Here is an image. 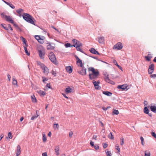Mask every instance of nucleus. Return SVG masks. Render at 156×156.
<instances>
[{
  "instance_id": "1",
  "label": "nucleus",
  "mask_w": 156,
  "mask_h": 156,
  "mask_svg": "<svg viewBox=\"0 0 156 156\" xmlns=\"http://www.w3.org/2000/svg\"><path fill=\"white\" fill-rule=\"evenodd\" d=\"M88 70L92 72L91 73H90L89 75V79L90 80H95L98 78V76L99 75V72L98 69H95L94 68L92 67H89L88 68ZM96 81L93 80L92 81V83L94 85L95 89L96 90H100L101 89V87L99 85L96 83Z\"/></svg>"
},
{
  "instance_id": "2",
  "label": "nucleus",
  "mask_w": 156,
  "mask_h": 156,
  "mask_svg": "<svg viewBox=\"0 0 156 156\" xmlns=\"http://www.w3.org/2000/svg\"><path fill=\"white\" fill-rule=\"evenodd\" d=\"M23 19L27 22L35 25L34 22L35 20L30 15L27 13H24L22 16Z\"/></svg>"
},
{
  "instance_id": "3",
  "label": "nucleus",
  "mask_w": 156,
  "mask_h": 156,
  "mask_svg": "<svg viewBox=\"0 0 156 156\" xmlns=\"http://www.w3.org/2000/svg\"><path fill=\"white\" fill-rule=\"evenodd\" d=\"M48 57L49 59L54 64L57 66L58 62L57 61L56 57L54 54L52 52H51L49 55Z\"/></svg>"
},
{
  "instance_id": "4",
  "label": "nucleus",
  "mask_w": 156,
  "mask_h": 156,
  "mask_svg": "<svg viewBox=\"0 0 156 156\" xmlns=\"http://www.w3.org/2000/svg\"><path fill=\"white\" fill-rule=\"evenodd\" d=\"M1 16L2 18H5L6 21L10 22L11 23H13V20H12L11 16H8L3 13L1 14Z\"/></svg>"
},
{
  "instance_id": "5",
  "label": "nucleus",
  "mask_w": 156,
  "mask_h": 156,
  "mask_svg": "<svg viewBox=\"0 0 156 156\" xmlns=\"http://www.w3.org/2000/svg\"><path fill=\"white\" fill-rule=\"evenodd\" d=\"M81 67V69L77 70V72L82 76L86 75L87 74L86 69L84 66Z\"/></svg>"
},
{
  "instance_id": "6",
  "label": "nucleus",
  "mask_w": 156,
  "mask_h": 156,
  "mask_svg": "<svg viewBox=\"0 0 156 156\" xmlns=\"http://www.w3.org/2000/svg\"><path fill=\"white\" fill-rule=\"evenodd\" d=\"M128 86L127 84H125L122 85H119L117 86V88L122 90H124L125 89L127 90L128 89Z\"/></svg>"
},
{
  "instance_id": "7",
  "label": "nucleus",
  "mask_w": 156,
  "mask_h": 156,
  "mask_svg": "<svg viewBox=\"0 0 156 156\" xmlns=\"http://www.w3.org/2000/svg\"><path fill=\"white\" fill-rule=\"evenodd\" d=\"M154 65L152 63L151 64L149 67L148 69V73L149 74H151L153 72L154 70Z\"/></svg>"
},
{
  "instance_id": "8",
  "label": "nucleus",
  "mask_w": 156,
  "mask_h": 156,
  "mask_svg": "<svg viewBox=\"0 0 156 156\" xmlns=\"http://www.w3.org/2000/svg\"><path fill=\"white\" fill-rule=\"evenodd\" d=\"M82 46V43L79 44L78 45L76 46L75 47L76 48V49L77 51H80V52L83 53L86 55H87L86 53H85L80 47Z\"/></svg>"
},
{
  "instance_id": "9",
  "label": "nucleus",
  "mask_w": 156,
  "mask_h": 156,
  "mask_svg": "<svg viewBox=\"0 0 156 156\" xmlns=\"http://www.w3.org/2000/svg\"><path fill=\"white\" fill-rule=\"evenodd\" d=\"M123 47L122 44L119 42L115 45L113 47V48L117 49L118 50H120Z\"/></svg>"
},
{
  "instance_id": "10",
  "label": "nucleus",
  "mask_w": 156,
  "mask_h": 156,
  "mask_svg": "<svg viewBox=\"0 0 156 156\" xmlns=\"http://www.w3.org/2000/svg\"><path fill=\"white\" fill-rule=\"evenodd\" d=\"M104 79L106 82H107L112 85H114L115 84L114 82L110 80V79L109 78V76H106V77H105Z\"/></svg>"
},
{
  "instance_id": "11",
  "label": "nucleus",
  "mask_w": 156,
  "mask_h": 156,
  "mask_svg": "<svg viewBox=\"0 0 156 156\" xmlns=\"http://www.w3.org/2000/svg\"><path fill=\"white\" fill-rule=\"evenodd\" d=\"M89 51L92 53L95 54L100 55V54L94 48H91L89 50Z\"/></svg>"
},
{
  "instance_id": "12",
  "label": "nucleus",
  "mask_w": 156,
  "mask_h": 156,
  "mask_svg": "<svg viewBox=\"0 0 156 156\" xmlns=\"http://www.w3.org/2000/svg\"><path fill=\"white\" fill-rule=\"evenodd\" d=\"M144 112L145 114H148L150 116H152V114L151 113H149V110L147 107H145L144 108Z\"/></svg>"
},
{
  "instance_id": "13",
  "label": "nucleus",
  "mask_w": 156,
  "mask_h": 156,
  "mask_svg": "<svg viewBox=\"0 0 156 156\" xmlns=\"http://www.w3.org/2000/svg\"><path fill=\"white\" fill-rule=\"evenodd\" d=\"M41 68V69L43 70V73L45 74H47L49 73V69L45 65H44V66H43Z\"/></svg>"
},
{
  "instance_id": "14",
  "label": "nucleus",
  "mask_w": 156,
  "mask_h": 156,
  "mask_svg": "<svg viewBox=\"0 0 156 156\" xmlns=\"http://www.w3.org/2000/svg\"><path fill=\"white\" fill-rule=\"evenodd\" d=\"M21 149L20 146L19 145H18L16 151V156H19L21 152Z\"/></svg>"
},
{
  "instance_id": "15",
  "label": "nucleus",
  "mask_w": 156,
  "mask_h": 156,
  "mask_svg": "<svg viewBox=\"0 0 156 156\" xmlns=\"http://www.w3.org/2000/svg\"><path fill=\"white\" fill-rule=\"evenodd\" d=\"M38 52L39 53V55L40 58L42 59H44L45 55L44 52H43L41 50H39Z\"/></svg>"
},
{
  "instance_id": "16",
  "label": "nucleus",
  "mask_w": 156,
  "mask_h": 156,
  "mask_svg": "<svg viewBox=\"0 0 156 156\" xmlns=\"http://www.w3.org/2000/svg\"><path fill=\"white\" fill-rule=\"evenodd\" d=\"M72 42L73 44V45H75V46H73L74 47L78 45L79 44L81 43L79 41H78L76 39H73Z\"/></svg>"
},
{
  "instance_id": "17",
  "label": "nucleus",
  "mask_w": 156,
  "mask_h": 156,
  "mask_svg": "<svg viewBox=\"0 0 156 156\" xmlns=\"http://www.w3.org/2000/svg\"><path fill=\"white\" fill-rule=\"evenodd\" d=\"M98 42L101 44H102L104 42L105 39L104 37H98Z\"/></svg>"
},
{
  "instance_id": "18",
  "label": "nucleus",
  "mask_w": 156,
  "mask_h": 156,
  "mask_svg": "<svg viewBox=\"0 0 156 156\" xmlns=\"http://www.w3.org/2000/svg\"><path fill=\"white\" fill-rule=\"evenodd\" d=\"M20 38L23 42V44L25 45V46L27 47L28 46V44H27V41L26 39L23 36H21L20 37Z\"/></svg>"
},
{
  "instance_id": "19",
  "label": "nucleus",
  "mask_w": 156,
  "mask_h": 156,
  "mask_svg": "<svg viewBox=\"0 0 156 156\" xmlns=\"http://www.w3.org/2000/svg\"><path fill=\"white\" fill-rule=\"evenodd\" d=\"M66 70L67 72L69 73H71L73 71L72 68L70 66H68L66 67Z\"/></svg>"
},
{
  "instance_id": "20",
  "label": "nucleus",
  "mask_w": 156,
  "mask_h": 156,
  "mask_svg": "<svg viewBox=\"0 0 156 156\" xmlns=\"http://www.w3.org/2000/svg\"><path fill=\"white\" fill-rule=\"evenodd\" d=\"M47 44H48L47 48L48 50H53L54 49V47L51 46L50 43H47Z\"/></svg>"
},
{
  "instance_id": "21",
  "label": "nucleus",
  "mask_w": 156,
  "mask_h": 156,
  "mask_svg": "<svg viewBox=\"0 0 156 156\" xmlns=\"http://www.w3.org/2000/svg\"><path fill=\"white\" fill-rule=\"evenodd\" d=\"M152 58V55L150 54H148V55L145 56V58L146 59V60L148 61H150L151 60V59Z\"/></svg>"
},
{
  "instance_id": "22",
  "label": "nucleus",
  "mask_w": 156,
  "mask_h": 156,
  "mask_svg": "<svg viewBox=\"0 0 156 156\" xmlns=\"http://www.w3.org/2000/svg\"><path fill=\"white\" fill-rule=\"evenodd\" d=\"M102 93L103 94L108 96H110L112 94V92L108 91H104Z\"/></svg>"
},
{
  "instance_id": "23",
  "label": "nucleus",
  "mask_w": 156,
  "mask_h": 156,
  "mask_svg": "<svg viewBox=\"0 0 156 156\" xmlns=\"http://www.w3.org/2000/svg\"><path fill=\"white\" fill-rule=\"evenodd\" d=\"M76 63L78 66H80V67H82L83 66V64L82 60L81 59H79V60L76 61Z\"/></svg>"
},
{
  "instance_id": "24",
  "label": "nucleus",
  "mask_w": 156,
  "mask_h": 156,
  "mask_svg": "<svg viewBox=\"0 0 156 156\" xmlns=\"http://www.w3.org/2000/svg\"><path fill=\"white\" fill-rule=\"evenodd\" d=\"M55 151L56 153V154L58 156L59 154V147L58 146H56L55 148Z\"/></svg>"
},
{
  "instance_id": "25",
  "label": "nucleus",
  "mask_w": 156,
  "mask_h": 156,
  "mask_svg": "<svg viewBox=\"0 0 156 156\" xmlns=\"http://www.w3.org/2000/svg\"><path fill=\"white\" fill-rule=\"evenodd\" d=\"M150 109L151 111L156 113V106H151L150 107Z\"/></svg>"
},
{
  "instance_id": "26",
  "label": "nucleus",
  "mask_w": 156,
  "mask_h": 156,
  "mask_svg": "<svg viewBox=\"0 0 156 156\" xmlns=\"http://www.w3.org/2000/svg\"><path fill=\"white\" fill-rule=\"evenodd\" d=\"M38 93L39 94L40 96H44L45 95V92L42 91L41 90H39L37 91Z\"/></svg>"
},
{
  "instance_id": "27",
  "label": "nucleus",
  "mask_w": 156,
  "mask_h": 156,
  "mask_svg": "<svg viewBox=\"0 0 156 156\" xmlns=\"http://www.w3.org/2000/svg\"><path fill=\"white\" fill-rule=\"evenodd\" d=\"M71 88H70L69 87H68L66 88L65 89V91L66 93L68 94L69 93L71 92Z\"/></svg>"
},
{
  "instance_id": "28",
  "label": "nucleus",
  "mask_w": 156,
  "mask_h": 156,
  "mask_svg": "<svg viewBox=\"0 0 156 156\" xmlns=\"http://www.w3.org/2000/svg\"><path fill=\"white\" fill-rule=\"evenodd\" d=\"M31 100L33 102L36 103L37 102V99L34 95L31 96Z\"/></svg>"
},
{
  "instance_id": "29",
  "label": "nucleus",
  "mask_w": 156,
  "mask_h": 156,
  "mask_svg": "<svg viewBox=\"0 0 156 156\" xmlns=\"http://www.w3.org/2000/svg\"><path fill=\"white\" fill-rule=\"evenodd\" d=\"M65 46L66 48H67L72 47L73 46H75V45H71L69 43H66L65 44Z\"/></svg>"
},
{
  "instance_id": "30",
  "label": "nucleus",
  "mask_w": 156,
  "mask_h": 156,
  "mask_svg": "<svg viewBox=\"0 0 156 156\" xmlns=\"http://www.w3.org/2000/svg\"><path fill=\"white\" fill-rule=\"evenodd\" d=\"M38 112V111H36V115H34L32 116L31 118V120H33L34 119H36L39 116V115L37 114V112Z\"/></svg>"
},
{
  "instance_id": "31",
  "label": "nucleus",
  "mask_w": 156,
  "mask_h": 156,
  "mask_svg": "<svg viewBox=\"0 0 156 156\" xmlns=\"http://www.w3.org/2000/svg\"><path fill=\"white\" fill-rule=\"evenodd\" d=\"M27 47L26 46H24L25 52L27 55L29 56L30 55V53L27 51Z\"/></svg>"
},
{
  "instance_id": "32",
  "label": "nucleus",
  "mask_w": 156,
  "mask_h": 156,
  "mask_svg": "<svg viewBox=\"0 0 156 156\" xmlns=\"http://www.w3.org/2000/svg\"><path fill=\"white\" fill-rule=\"evenodd\" d=\"M113 115H117L119 114V112L118 110L116 109H113L112 111Z\"/></svg>"
},
{
  "instance_id": "33",
  "label": "nucleus",
  "mask_w": 156,
  "mask_h": 156,
  "mask_svg": "<svg viewBox=\"0 0 156 156\" xmlns=\"http://www.w3.org/2000/svg\"><path fill=\"white\" fill-rule=\"evenodd\" d=\"M23 9H17L16 10V12L19 14H20V16H21V13L23 11Z\"/></svg>"
},
{
  "instance_id": "34",
  "label": "nucleus",
  "mask_w": 156,
  "mask_h": 156,
  "mask_svg": "<svg viewBox=\"0 0 156 156\" xmlns=\"http://www.w3.org/2000/svg\"><path fill=\"white\" fill-rule=\"evenodd\" d=\"M12 83L14 85H17V81L15 78H12Z\"/></svg>"
},
{
  "instance_id": "35",
  "label": "nucleus",
  "mask_w": 156,
  "mask_h": 156,
  "mask_svg": "<svg viewBox=\"0 0 156 156\" xmlns=\"http://www.w3.org/2000/svg\"><path fill=\"white\" fill-rule=\"evenodd\" d=\"M6 4L9 5L12 9H14L15 8L14 6L11 3L7 2V3H6Z\"/></svg>"
},
{
  "instance_id": "36",
  "label": "nucleus",
  "mask_w": 156,
  "mask_h": 156,
  "mask_svg": "<svg viewBox=\"0 0 156 156\" xmlns=\"http://www.w3.org/2000/svg\"><path fill=\"white\" fill-rule=\"evenodd\" d=\"M37 65H39L40 66L41 68H42V67H43V66H44V65L43 63H41L40 61L37 62Z\"/></svg>"
},
{
  "instance_id": "37",
  "label": "nucleus",
  "mask_w": 156,
  "mask_h": 156,
  "mask_svg": "<svg viewBox=\"0 0 156 156\" xmlns=\"http://www.w3.org/2000/svg\"><path fill=\"white\" fill-rule=\"evenodd\" d=\"M120 145L121 146H122L124 144V142L125 141L124 139L123 138H120Z\"/></svg>"
},
{
  "instance_id": "38",
  "label": "nucleus",
  "mask_w": 156,
  "mask_h": 156,
  "mask_svg": "<svg viewBox=\"0 0 156 156\" xmlns=\"http://www.w3.org/2000/svg\"><path fill=\"white\" fill-rule=\"evenodd\" d=\"M54 128L55 129L56 128L58 129L59 126L58 123H54Z\"/></svg>"
},
{
  "instance_id": "39",
  "label": "nucleus",
  "mask_w": 156,
  "mask_h": 156,
  "mask_svg": "<svg viewBox=\"0 0 156 156\" xmlns=\"http://www.w3.org/2000/svg\"><path fill=\"white\" fill-rule=\"evenodd\" d=\"M42 139H43V142H45L46 141V136H45V134H43Z\"/></svg>"
},
{
  "instance_id": "40",
  "label": "nucleus",
  "mask_w": 156,
  "mask_h": 156,
  "mask_svg": "<svg viewBox=\"0 0 156 156\" xmlns=\"http://www.w3.org/2000/svg\"><path fill=\"white\" fill-rule=\"evenodd\" d=\"M108 137L111 139H112L114 138L113 135L112 134L111 132H110V134L108 135Z\"/></svg>"
},
{
  "instance_id": "41",
  "label": "nucleus",
  "mask_w": 156,
  "mask_h": 156,
  "mask_svg": "<svg viewBox=\"0 0 156 156\" xmlns=\"http://www.w3.org/2000/svg\"><path fill=\"white\" fill-rule=\"evenodd\" d=\"M5 24H1V26L5 30H9L8 28L7 27H5L4 25H5Z\"/></svg>"
},
{
  "instance_id": "42",
  "label": "nucleus",
  "mask_w": 156,
  "mask_h": 156,
  "mask_svg": "<svg viewBox=\"0 0 156 156\" xmlns=\"http://www.w3.org/2000/svg\"><path fill=\"white\" fill-rule=\"evenodd\" d=\"M51 73L54 76H56V73L55 71H54L53 70H52L51 72Z\"/></svg>"
},
{
  "instance_id": "43",
  "label": "nucleus",
  "mask_w": 156,
  "mask_h": 156,
  "mask_svg": "<svg viewBox=\"0 0 156 156\" xmlns=\"http://www.w3.org/2000/svg\"><path fill=\"white\" fill-rule=\"evenodd\" d=\"M140 139L141 141V143L142 145L143 146L144 145V139L143 138V137L142 136H140Z\"/></svg>"
},
{
  "instance_id": "44",
  "label": "nucleus",
  "mask_w": 156,
  "mask_h": 156,
  "mask_svg": "<svg viewBox=\"0 0 156 156\" xmlns=\"http://www.w3.org/2000/svg\"><path fill=\"white\" fill-rule=\"evenodd\" d=\"M106 154L107 156H112V154L110 151H106Z\"/></svg>"
},
{
  "instance_id": "45",
  "label": "nucleus",
  "mask_w": 156,
  "mask_h": 156,
  "mask_svg": "<svg viewBox=\"0 0 156 156\" xmlns=\"http://www.w3.org/2000/svg\"><path fill=\"white\" fill-rule=\"evenodd\" d=\"M42 78L43 79L42 81L44 83H45V81L48 80V79L45 77L43 76L42 77Z\"/></svg>"
},
{
  "instance_id": "46",
  "label": "nucleus",
  "mask_w": 156,
  "mask_h": 156,
  "mask_svg": "<svg viewBox=\"0 0 156 156\" xmlns=\"http://www.w3.org/2000/svg\"><path fill=\"white\" fill-rule=\"evenodd\" d=\"M35 39L37 40V41L40 40V39L41 38V36L39 35H36L35 36Z\"/></svg>"
},
{
  "instance_id": "47",
  "label": "nucleus",
  "mask_w": 156,
  "mask_h": 156,
  "mask_svg": "<svg viewBox=\"0 0 156 156\" xmlns=\"http://www.w3.org/2000/svg\"><path fill=\"white\" fill-rule=\"evenodd\" d=\"M8 136L9 138L12 139V133L10 132L9 133Z\"/></svg>"
},
{
  "instance_id": "48",
  "label": "nucleus",
  "mask_w": 156,
  "mask_h": 156,
  "mask_svg": "<svg viewBox=\"0 0 156 156\" xmlns=\"http://www.w3.org/2000/svg\"><path fill=\"white\" fill-rule=\"evenodd\" d=\"M94 148L96 150H98L99 149V147L98 144H95L94 145Z\"/></svg>"
},
{
  "instance_id": "49",
  "label": "nucleus",
  "mask_w": 156,
  "mask_h": 156,
  "mask_svg": "<svg viewBox=\"0 0 156 156\" xmlns=\"http://www.w3.org/2000/svg\"><path fill=\"white\" fill-rule=\"evenodd\" d=\"M90 144L91 146L92 147H94V142H93L92 140H90Z\"/></svg>"
},
{
  "instance_id": "50",
  "label": "nucleus",
  "mask_w": 156,
  "mask_h": 156,
  "mask_svg": "<svg viewBox=\"0 0 156 156\" xmlns=\"http://www.w3.org/2000/svg\"><path fill=\"white\" fill-rule=\"evenodd\" d=\"M152 136L156 139V134L154 132H152L151 133Z\"/></svg>"
},
{
  "instance_id": "51",
  "label": "nucleus",
  "mask_w": 156,
  "mask_h": 156,
  "mask_svg": "<svg viewBox=\"0 0 156 156\" xmlns=\"http://www.w3.org/2000/svg\"><path fill=\"white\" fill-rule=\"evenodd\" d=\"M110 108V106H108L106 108H105V107H102V109L103 110L105 111H106V110H107L109 108Z\"/></svg>"
},
{
  "instance_id": "52",
  "label": "nucleus",
  "mask_w": 156,
  "mask_h": 156,
  "mask_svg": "<svg viewBox=\"0 0 156 156\" xmlns=\"http://www.w3.org/2000/svg\"><path fill=\"white\" fill-rule=\"evenodd\" d=\"M151 154L150 152H148V153H147L146 152V151H145V154L144 156H150Z\"/></svg>"
},
{
  "instance_id": "53",
  "label": "nucleus",
  "mask_w": 156,
  "mask_h": 156,
  "mask_svg": "<svg viewBox=\"0 0 156 156\" xmlns=\"http://www.w3.org/2000/svg\"><path fill=\"white\" fill-rule=\"evenodd\" d=\"M46 87H48L49 88H51V87L50 85V83H47L46 86Z\"/></svg>"
},
{
  "instance_id": "54",
  "label": "nucleus",
  "mask_w": 156,
  "mask_h": 156,
  "mask_svg": "<svg viewBox=\"0 0 156 156\" xmlns=\"http://www.w3.org/2000/svg\"><path fill=\"white\" fill-rule=\"evenodd\" d=\"M38 42L41 44H43L44 43V41L42 39H40V40L38 41Z\"/></svg>"
},
{
  "instance_id": "55",
  "label": "nucleus",
  "mask_w": 156,
  "mask_h": 156,
  "mask_svg": "<svg viewBox=\"0 0 156 156\" xmlns=\"http://www.w3.org/2000/svg\"><path fill=\"white\" fill-rule=\"evenodd\" d=\"M115 149L118 150V152H119L120 151V149L119 148L118 146H115Z\"/></svg>"
},
{
  "instance_id": "56",
  "label": "nucleus",
  "mask_w": 156,
  "mask_h": 156,
  "mask_svg": "<svg viewBox=\"0 0 156 156\" xmlns=\"http://www.w3.org/2000/svg\"><path fill=\"white\" fill-rule=\"evenodd\" d=\"M89 56L93 58H94L95 59L98 60V61L100 60V59H98L97 57L96 56Z\"/></svg>"
},
{
  "instance_id": "57",
  "label": "nucleus",
  "mask_w": 156,
  "mask_h": 156,
  "mask_svg": "<svg viewBox=\"0 0 156 156\" xmlns=\"http://www.w3.org/2000/svg\"><path fill=\"white\" fill-rule=\"evenodd\" d=\"M73 135V132L72 131H70L69 133V136L70 137H71Z\"/></svg>"
},
{
  "instance_id": "58",
  "label": "nucleus",
  "mask_w": 156,
  "mask_h": 156,
  "mask_svg": "<svg viewBox=\"0 0 156 156\" xmlns=\"http://www.w3.org/2000/svg\"><path fill=\"white\" fill-rule=\"evenodd\" d=\"M108 146V144L106 143H105L103 145V147L104 148H106Z\"/></svg>"
},
{
  "instance_id": "59",
  "label": "nucleus",
  "mask_w": 156,
  "mask_h": 156,
  "mask_svg": "<svg viewBox=\"0 0 156 156\" xmlns=\"http://www.w3.org/2000/svg\"><path fill=\"white\" fill-rule=\"evenodd\" d=\"M16 28V29L18 30L20 32H21L22 31V29H21L18 26Z\"/></svg>"
},
{
  "instance_id": "60",
  "label": "nucleus",
  "mask_w": 156,
  "mask_h": 156,
  "mask_svg": "<svg viewBox=\"0 0 156 156\" xmlns=\"http://www.w3.org/2000/svg\"><path fill=\"white\" fill-rule=\"evenodd\" d=\"M156 77V74H152L150 76V77L153 78H154Z\"/></svg>"
},
{
  "instance_id": "61",
  "label": "nucleus",
  "mask_w": 156,
  "mask_h": 156,
  "mask_svg": "<svg viewBox=\"0 0 156 156\" xmlns=\"http://www.w3.org/2000/svg\"><path fill=\"white\" fill-rule=\"evenodd\" d=\"M13 25V26L16 27H17V26H18L17 24H16L15 22H14V21H13V23H12Z\"/></svg>"
},
{
  "instance_id": "62",
  "label": "nucleus",
  "mask_w": 156,
  "mask_h": 156,
  "mask_svg": "<svg viewBox=\"0 0 156 156\" xmlns=\"http://www.w3.org/2000/svg\"><path fill=\"white\" fill-rule=\"evenodd\" d=\"M8 28H9L11 30H13L12 28L11 27V25L10 24H8Z\"/></svg>"
},
{
  "instance_id": "63",
  "label": "nucleus",
  "mask_w": 156,
  "mask_h": 156,
  "mask_svg": "<svg viewBox=\"0 0 156 156\" xmlns=\"http://www.w3.org/2000/svg\"><path fill=\"white\" fill-rule=\"evenodd\" d=\"M7 77H8V79L10 81L11 76H10L9 74H7Z\"/></svg>"
},
{
  "instance_id": "64",
  "label": "nucleus",
  "mask_w": 156,
  "mask_h": 156,
  "mask_svg": "<svg viewBox=\"0 0 156 156\" xmlns=\"http://www.w3.org/2000/svg\"><path fill=\"white\" fill-rule=\"evenodd\" d=\"M42 155V156H47V153L46 152L43 153Z\"/></svg>"
}]
</instances>
